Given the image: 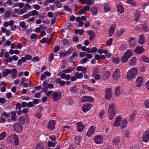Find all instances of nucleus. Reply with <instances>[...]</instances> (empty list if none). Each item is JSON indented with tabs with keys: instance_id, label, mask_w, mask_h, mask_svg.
<instances>
[{
	"instance_id": "obj_36",
	"label": "nucleus",
	"mask_w": 149,
	"mask_h": 149,
	"mask_svg": "<svg viewBox=\"0 0 149 149\" xmlns=\"http://www.w3.org/2000/svg\"><path fill=\"white\" fill-rule=\"evenodd\" d=\"M82 139L81 136H79L75 137V143L77 145H79L80 142Z\"/></svg>"
},
{
	"instance_id": "obj_31",
	"label": "nucleus",
	"mask_w": 149,
	"mask_h": 149,
	"mask_svg": "<svg viewBox=\"0 0 149 149\" xmlns=\"http://www.w3.org/2000/svg\"><path fill=\"white\" fill-rule=\"evenodd\" d=\"M29 15L30 17L33 16H36V17H38V12L36 10H33L29 12Z\"/></svg>"
},
{
	"instance_id": "obj_47",
	"label": "nucleus",
	"mask_w": 149,
	"mask_h": 149,
	"mask_svg": "<svg viewBox=\"0 0 149 149\" xmlns=\"http://www.w3.org/2000/svg\"><path fill=\"white\" fill-rule=\"evenodd\" d=\"M128 59V58L125 55L123 56L121 58L122 61L124 63L126 62Z\"/></svg>"
},
{
	"instance_id": "obj_62",
	"label": "nucleus",
	"mask_w": 149,
	"mask_h": 149,
	"mask_svg": "<svg viewBox=\"0 0 149 149\" xmlns=\"http://www.w3.org/2000/svg\"><path fill=\"white\" fill-rule=\"evenodd\" d=\"M130 136V131L127 130L125 131V136L126 137L128 138Z\"/></svg>"
},
{
	"instance_id": "obj_23",
	"label": "nucleus",
	"mask_w": 149,
	"mask_h": 149,
	"mask_svg": "<svg viewBox=\"0 0 149 149\" xmlns=\"http://www.w3.org/2000/svg\"><path fill=\"white\" fill-rule=\"evenodd\" d=\"M55 81L57 83L60 84L61 86H63L66 84V82L64 81L61 80L60 78L56 79Z\"/></svg>"
},
{
	"instance_id": "obj_51",
	"label": "nucleus",
	"mask_w": 149,
	"mask_h": 149,
	"mask_svg": "<svg viewBox=\"0 0 149 149\" xmlns=\"http://www.w3.org/2000/svg\"><path fill=\"white\" fill-rule=\"evenodd\" d=\"M64 8L65 10L71 13L72 12V10L71 8L67 5H65L64 6Z\"/></svg>"
},
{
	"instance_id": "obj_21",
	"label": "nucleus",
	"mask_w": 149,
	"mask_h": 149,
	"mask_svg": "<svg viewBox=\"0 0 149 149\" xmlns=\"http://www.w3.org/2000/svg\"><path fill=\"white\" fill-rule=\"evenodd\" d=\"M78 90V89L76 86L71 87L69 89L70 91L73 95H74L75 94L77 93Z\"/></svg>"
},
{
	"instance_id": "obj_13",
	"label": "nucleus",
	"mask_w": 149,
	"mask_h": 149,
	"mask_svg": "<svg viewBox=\"0 0 149 149\" xmlns=\"http://www.w3.org/2000/svg\"><path fill=\"white\" fill-rule=\"evenodd\" d=\"M55 121L54 120H50L49 121L47 126L49 130H53L55 127Z\"/></svg>"
},
{
	"instance_id": "obj_6",
	"label": "nucleus",
	"mask_w": 149,
	"mask_h": 149,
	"mask_svg": "<svg viewBox=\"0 0 149 149\" xmlns=\"http://www.w3.org/2000/svg\"><path fill=\"white\" fill-rule=\"evenodd\" d=\"M112 89L110 88H108L105 91V98L107 100H109L112 96Z\"/></svg>"
},
{
	"instance_id": "obj_38",
	"label": "nucleus",
	"mask_w": 149,
	"mask_h": 149,
	"mask_svg": "<svg viewBox=\"0 0 149 149\" xmlns=\"http://www.w3.org/2000/svg\"><path fill=\"white\" fill-rule=\"evenodd\" d=\"M19 122L21 125H23L25 123V118L24 117L21 116L18 119Z\"/></svg>"
},
{
	"instance_id": "obj_12",
	"label": "nucleus",
	"mask_w": 149,
	"mask_h": 149,
	"mask_svg": "<svg viewBox=\"0 0 149 149\" xmlns=\"http://www.w3.org/2000/svg\"><path fill=\"white\" fill-rule=\"evenodd\" d=\"M93 140L96 143L100 144L102 142L103 139L101 136L97 135L94 138Z\"/></svg>"
},
{
	"instance_id": "obj_63",
	"label": "nucleus",
	"mask_w": 149,
	"mask_h": 149,
	"mask_svg": "<svg viewBox=\"0 0 149 149\" xmlns=\"http://www.w3.org/2000/svg\"><path fill=\"white\" fill-rule=\"evenodd\" d=\"M24 6V4L23 3H17L16 4V6H18L19 8H22Z\"/></svg>"
},
{
	"instance_id": "obj_54",
	"label": "nucleus",
	"mask_w": 149,
	"mask_h": 149,
	"mask_svg": "<svg viewBox=\"0 0 149 149\" xmlns=\"http://www.w3.org/2000/svg\"><path fill=\"white\" fill-rule=\"evenodd\" d=\"M95 3L94 0H88L87 2V4L88 6L93 5Z\"/></svg>"
},
{
	"instance_id": "obj_35",
	"label": "nucleus",
	"mask_w": 149,
	"mask_h": 149,
	"mask_svg": "<svg viewBox=\"0 0 149 149\" xmlns=\"http://www.w3.org/2000/svg\"><path fill=\"white\" fill-rule=\"evenodd\" d=\"M110 75V73L109 72H106L102 77V79L105 81L107 79Z\"/></svg>"
},
{
	"instance_id": "obj_16",
	"label": "nucleus",
	"mask_w": 149,
	"mask_h": 149,
	"mask_svg": "<svg viewBox=\"0 0 149 149\" xmlns=\"http://www.w3.org/2000/svg\"><path fill=\"white\" fill-rule=\"evenodd\" d=\"M94 98L91 97L84 96L82 98V101L83 102H92L94 101Z\"/></svg>"
},
{
	"instance_id": "obj_18",
	"label": "nucleus",
	"mask_w": 149,
	"mask_h": 149,
	"mask_svg": "<svg viewBox=\"0 0 149 149\" xmlns=\"http://www.w3.org/2000/svg\"><path fill=\"white\" fill-rule=\"evenodd\" d=\"M121 94V87L120 86H117L116 87L115 95L116 96L118 97Z\"/></svg>"
},
{
	"instance_id": "obj_27",
	"label": "nucleus",
	"mask_w": 149,
	"mask_h": 149,
	"mask_svg": "<svg viewBox=\"0 0 149 149\" xmlns=\"http://www.w3.org/2000/svg\"><path fill=\"white\" fill-rule=\"evenodd\" d=\"M136 62L137 59L135 57H134L131 60L129 64L131 66H134L136 65Z\"/></svg>"
},
{
	"instance_id": "obj_8",
	"label": "nucleus",
	"mask_w": 149,
	"mask_h": 149,
	"mask_svg": "<svg viewBox=\"0 0 149 149\" xmlns=\"http://www.w3.org/2000/svg\"><path fill=\"white\" fill-rule=\"evenodd\" d=\"M122 119L120 117L118 116L116 118V120L113 124V126L116 127L120 126L122 122Z\"/></svg>"
},
{
	"instance_id": "obj_61",
	"label": "nucleus",
	"mask_w": 149,
	"mask_h": 149,
	"mask_svg": "<svg viewBox=\"0 0 149 149\" xmlns=\"http://www.w3.org/2000/svg\"><path fill=\"white\" fill-rule=\"evenodd\" d=\"M113 40L112 38H111L107 42L106 44L108 46L111 45L112 44Z\"/></svg>"
},
{
	"instance_id": "obj_25",
	"label": "nucleus",
	"mask_w": 149,
	"mask_h": 149,
	"mask_svg": "<svg viewBox=\"0 0 149 149\" xmlns=\"http://www.w3.org/2000/svg\"><path fill=\"white\" fill-rule=\"evenodd\" d=\"M122 123H121L120 124V126L121 128L124 129L126 127L127 123V120L125 118L122 120Z\"/></svg>"
},
{
	"instance_id": "obj_26",
	"label": "nucleus",
	"mask_w": 149,
	"mask_h": 149,
	"mask_svg": "<svg viewBox=\"0 0 149 149\" xmlns=\"http://www.w3.org/2000/svg\"><path fill=\"white\" fill-rule=\"evenodd\" d=\"M125 32V30L124 29H120L118 30L116 33V36L120 37Z\"/></svg>"
},
{
	"instance_id": "obj_34",
	"label": "nucleus",
	"mask_w": 149,
	"mask_h": 149,
	"mask_svg": "<svg viewBox=\"0 0 149 149\" xmlns=\"http://www.w3.org/2000/svg\"><path fill=\"white\" fill-rule=\"evenodd\" d=\"M76 20L77 22H79V27H81L83 26L84 22L82 21L81 20L80 17H77Z\"/></svg>"
},
{
	"instance_id": "obj_3",
	"label": "nucleus",
	"mask_w": 149,
	"mask_h": 149,
	"mask_svg": "<svg viewBox=\"0 0 149 149\" xmlns=\"http://www.w3.org/2000/svg\"><path fill=\"white\" fill-rule=\"evenodd\" d=\"M115 112V105L113 104H110L108 108V117L110 120H112L114 117Z\"/></svg>"
},
{
	"instance_id": "obj_58",
	"label": "nucleus",
	"mask_w": 149,
	"mask_h": 149,
	"mask_svg": "<svg viewBox=\"0 0 149 149\" xmlns=\"http://www.w3.org/2000/svg\"><path fill=\"white\" fill-rule=\"evenodd\" d=\"M55 4L56 5L57 7L58 8H61L62 7V4L61 2L59 1H57L55 2Z\"/></svg>"
},
{
	"instance_id": "obj_4",
	"label": "nucleus",
	"mask_w": 149,
	"mask_h": 149,
	"mask_svg": "<svg viewBox=\"0 0 149 149\" xmlns=\"http://www.w3.org/2000/svg\"><path fill=\"white\" fill-rule=\"evenodd\" d=\"M61 96V94L59 93L56 92L52 93V98L53 101L57 102L60 100Z\"/></svg>"
},
{
	"instance_id": "obj_59",
	"label": "nucleus",
	"mask_w": 149,
	"mask_h": 149,
	"mask_svg": "<svg viewBox=\"0 0 149 149\" xmlns=\"http://www.w3.org/2000/svg\"><path fill=\"white\" fill-rule=\"evenodd\" d=\"M49 138L52 141H55L56 140V136L54 135L50 136H49Z\"/></svg>"
},
{
	"instance_id": "obj_14",
	"label": "nucleus",
	"mask_w": 149,
	"mask_h": 149,
	"mask_svg": "<svg viewBox=\"0 0 149 149\" xmlns=\"http://www.w3.org/2000/svg\"><path fill=\"white\" fill-rule=\"evenodd\" d=\"M144 50V49L141 46L137 47L134 50L135 52L137 54H139L142 53Z\"/></svg>"
},
{
	"instance_id": "obj_22",
	"label": "nucleus",
	"mask_w": 149,
	"mask_h": 149,
	"mask_svg": "<svg viewBox=\"0 0 149 149\" xmlns=\"http://www.w3.org/2000/svg\"><path fill=\"white\" fill-rule=\"evenodd\" d=\"M116 27V24H113L111 26L109 30V34L110 36H111L114 32Z\"/></svg>"
},
{
	"instance_id": "obj_55",
	"label": "nucleus",
	"mask_w": 149,
	"mask_h": 149,
	"mask_svg": "<svg viewBox=\"0 0 149 149\" xmlns=\"http://www.w3.org/2000/svg\"><path fill=\"white\" fill-rule=\"evenodd\" d=\"M27 12L26 10V9L24 8L22 9L20 11L18 12L19 15L22 14L24 13H26Z\"/></svg>"
},
{
	"instance_id": "obj_53",
	"label": "nucleus",
	"mask_w": 149,
	"mask_h": 149,
	"mask_svg": "<svg viewBox=\"0 0 149 149\" xmlns=\"http://www.w3.org/2000/svg\"><path fill=\"white\" fill-rule=\"evenodd\" d=\"M44 146L42 144L38 143L35 149H43Z\"/></svg>"
},
{
	"instance_id": "obj_49",
	"label": "nucleus",
	"mask_w": 149,
	"mask_h": 149,
	"mask_svg": "<svg viewBox=\"0 0 149 149\" xmlns=\"http://www.w3.org/2000/svg\"><path fill=\"white\" fill-rule=\"evenodd\" d=\"M11 14V12L10 10L6 11L5 14V17L6 18L9 17Z\"/></svg>"
},
{
	"instance_id": "obj_20",
	"label": "nucleus",
	"mask_w": 149,
	"mask_h": 149,
	"mask_svg": "<svg viewBox=\"0 0 149 149\" xmlns=\"http://www.w3.org/2000/svg\"><path fill=\"white\" fill-rule=\"evenodd\" d=\"M78 131L79 132H81L85 127L84 125H83L82 123L81 122H78L77 123Z\"/></svg>"
},
{
	"instance_id": "obj_10",
	"label": "nucleus",
	"mask_w": 149,
	"mask_h": 149,
	"mask_svg": "<svg viewBox=\"0 0 149 149\" xmlns=\"http://www.w3.org/2000/svg\"><path fill=\"white\" fill-rule=\"evenodd\" d=\"M149 138V130L146 131L143 135L142 139L144 142H146Z\"/></svg>"
},
{
	"instance_id": "obj_29",
	"label": "nucleus",
	"mask_w": 149,
	"mask_h": 149,
	"mask_svg": "<svg viewBox=\"0 0 149 149\" xmlns=\"http://www.w3.org/2000/svg\"><path fill=\"white\" fill-rule=\"evenodd\" d=\"M111 9V7L109 3H106L104 5V10L107 12L110 11Z\"/></svg>"
},
{
	"instance_id": "obj_48",
	"label": "nucleus",
	"mask_w": 149,
	"mask_h": 149,
	"mask_svg": "<svg viewBox=\"0 0 149 149\" xmlns=\"http://www.w3.org/2000/svg\"><path fill=\"white\" fill-rule=\"evenodd\" d=\"M112 61L113 63L118 64L119 63L120 61L118 58H113L112 59Z\"/></svg>"
},
{
	"instance_id": "obj_44",
	"label": "nucleus",
	"mask_w": 149,
	"mask_h": 149,
	"mask_svg": "<svg viewBox=\"0 0 149 149\" xmlns=\"http://www.w3.org/2000/svg\"><path fill=\"white\" fill-rule=\"evenodd\" d=\"M56 143V141H55V142H53L50 141H49L48 142V146L50 147H54L55 146Z\"/></svg>"
},
{
	"instance_id": "obj_57",
	"label": "nucleus",
	"mask_w": 149,
	"mask_h": 149,
	"mask_svg": "<svg viewBox=\"0 0 149 149\" xmlns=\"http://www.w3.org/2000/svg\"><path fill=\"white\" fill-rule=\"evenodd\" d=\"M85 88L88 90L89 91H93L94 90L95 88L93 87H91L89 86H86L85 87Z\"/></svg>"
},
{
	"instance_id": "obj_32",
	"label": "nucleus",
	"mask_w": 149,
	"mask_h": 149,
	"mask_svg": "<svg viewBox=\"0 0 149 149\" xmlns=\"http://www.w3.org/2000/svg\"><path fill=\"white\" fill-rule=\"evenodd\" d=\"M117 8L118 11L120 13L122 14L124 12V9L122 5H117Z\"/></svg>"
},
{
	"instance_id": "obj_50",
	"label": "nucleus",
	"mask_w": 149,
	"mask_h": 149,
	"mask_svg": "<svg viewBox=\"0 0 149 149\" xmlns=\"http://www.w3.org/2000/svg\"><path fill=\"white\" fill-rule=\"evenodd\" d=\"M136 115V113L134 112L132 113V114H131V115L130 116V121H131L132 122L133 121Z\"/></svg>"
},
{
	"instance_id": "obj_60",
	"label": "nucleus",
	"mask_w": 149,
	"mask_h": 149,
	"mask_svg": "<svg viewBox=\"0 0 149 149\" xmlns=\"http://www.w3.org/2000/svg\"><path fill=\"white\" fill-rule=\"evenodd\" d=\"M72 48L71 47L69 49V50H68L66 52H65V55H66L67 56L68 54H70L72 53Z\"/></svg>"
},
{
	"instance_id": "obj_45",
	"label": "nucleus",
	"mask_w": 149,
	"mask_h": 149,
	"mask_svg": "<svg viewBox=\"0 0 149 149\" xmlns=\"http://www.w3.org/2000/svg\"><path fill=\"white\" fill-rule=\"evenodd\" d=\"M84 30L83 29H75V33H79L80 35H82L84 33Z\"/></svg>"
},
{
	"instance_id": "obj_28",
	"label": "nucleus",
	"mask_w": 149,
	"mask_h": 149,
	"mask_svg": "<svg viewBox=\"0 0 149 149\" xmlns=\"http://www.w3.org/2000/svg\"><path fill=\"white\" fill-rule=\"evenodd\" d=\"M130 46L134 47L135 46V40L134 38L131 37L130 39Z\"/></svg>"
},
{
	"instance_id": "obj_11",
	"label": "nucleus",
	"mask_w": 149,
	"mask_h": 149,
	"mask_svg": "<svg viewBox=\"0 0 149 149\" xmlns=\"http://www.w3.org/2000/svg\"><path fill=\"white\" fill-rule=\"evenodd\" d=\"M121 138L119 136H118L114 138L112 141V143L113 145L118 146L119 144L121 142Z\"/></svg>"
},
{
	"instance_id": "obj_1",
	"label": "nucleus",
	"mask_w": 149,
	"mask_h": 149,
	"mask_svg": "<svg viewBox=\"0 0 149 149\" xmlns=\"http://www.w3.org/2000/svg\"><path fill=\"white\" fill-rule=\"evenodd\" d=\"M6 142L10 144H12L13 143L15 146H17L19 143V140L17 136L15 134H10L7 138Z\"/></svg>"
},
{
	"instance_id": "obj_46",
	"label": "nucleus",
	"mask_w": 149,
	"mask_h": 149,
	"mask_svg": "<svg viewBox=\"0 0 149 149\" xmlns=\"http://www.w3.org/2000/svg\"><path fill=\"white\" fill-rule=\"evenodd\" d=\"M142 61L147 63H149V58L147 57L142 56L141 57Z\"/></svg>"
},
{
	"instance_id": "obj_64",
	"label": "nucleus",
	"mask_w": 149,
	"mask_h": 149,
	"mask_svg": "<svg viewBox=\"0 0 149 149\" xmlns=\"http://www.w3.org/2000/svg\"><path fill=\"white\" fill-rule=\"evenodd\" d=\"M35 20V17H33L31 18H30L26 20L27 22L29 23H30L33 22Z\"/></svg>"
},
{
	"instance_id": "obj_7",
	"label": "nucleus",
	"mask_w": 149,
	"mask_h": 149,
	"mask_svg": "<svg viewBox=\"0 0 149 149\" xmlns=\"http://www.w3.org/2000/svg\"><path fill=\"white\" fill-rule=\"evenodd\" d=\"M143 79L142 77H138L135 81L136 86L138 88L141 87L143 83Z\"/></svg>"
},
{
	"instance_id": "obj_19",
	"label": "nucleus",
	"mask_w": 149,
	"mask_h": 149,
	"mask_svg": "<svg viewBox=\"0 0 149 149\" xmlns=\"http://www.w3.org/2000/svg\"><path fill=\"white\" fill-rule=\"evenodd\" d=\"M95 130L93 126H91L90 129L88 131L86 135L88 136H90L94 133Z\"/></svg>"
},
{
	"instance_id": "obj_17",
	"label": "nucleus",
	"mask_w": 149,
	"mask_h": 149,
	"mask_svg": "<svg viewBox=\"0 0 149 149\" xmlns=\"http://www.w3.org/2000/svg\"><path fill=\"white\" fill-rule=\"evenodd\" d=\"M87 33L90 36L89 40L91 41H92L96 37V35L95 33L91 31H88Z\"/></svg>"
},
{
	"instance_id": "obj_56",
	"label": "nucleus",
	"mask_w": 149,
	"mask_h": 149,
	"mask_svg": "<svg viewBox=\"0 0 149 149\" xmlns=\"http://www.w3.org/2000/svg\"><path fill=\"white\" fill-rule=\"evenodd\" d=\"M67 103L69 105H72L73 104V102L72 100L70 99H68L66 100Z\"/></svg>"
},
{
	"instance_id": "obj_40",
	"label": "nucleus",
	"mask_w": 149,
	"mask_h": 149,
	"mask_svg": "<svg viewBox=\"0 0 149 149\" xmlns=\"http://www.w3.org/2000/svg\"><path fill=\"white\" fill-rule=\"evenodd\" d=\"M124 55L129 59L132 55L131 50H127L126 52Z\"/></svg>"
},
{
	"instance_id": "obj_5",
	"label": "nucleus",
	"mask_w": 149,
	"mask_h": 149,
	"mask_svg": "<svg viewBox=\"0 0 149 149\" xmlns=\"http://www.w3.org/2000/svg\"><path fill=\"white\" fill-rule=\"evenodd\" d=\"M13 127L14 131L18 133H20L23 130L22 126L18 123L15 124Z\"/></svg>"
},
{
	"instance_id": "obj_24",
	"label": "nucleus",
	"mask_w": 149,
	"mask_h": 149,
	"mask_svg": "<svg viewBox=\"0 0 149 149\" xmlns=\"http://www.w3.org/2000/svg\"><path fill=\"white\" fill-rule=\"evenodd\" d=\"M139 42L141 45H143L145 42V38L144 35L141 34L140 36Z\"/></svg>"
},
{
	"instance_id": "obj_39",
	"label": "nucleus",
	"mask_w": 149,
	"mask_h": 149,
	"mask_svg": "<svg viewBox=\"0 0 149 149\" xmlns=\"http://www.w3.org/2000/svg\"><path fill=\"white\" fill-rule=\"evenodd\" d=\"M75 68H71L69 67L67 69H65L62 71L63 72L66 73H70L71 71L74 70Z\"/></svg>"
},
{
	"instance_id": "obj_52",
	"label": "nucleus",
	"mask_w": 149,
	"mask_h": 149,
	"mask_svg": "<svg viewBox=\"0 0 149 149\" xmlns=\"http://www.w3.org/2000/svg\"><path fill=\"white\" fill-rule=\"evenodd\" d=\"M140 16V13H139L137 12L136 13L135 16V20L136 22L138 21Z\"/></svg>"
},
{
	"instance_id": "obj_2",
	"label": "nucleus",
	"mask_w": 149,
	"mask_h": 149,
	"mask_svg": "<svg viewBox=\"0 0 149 149\" xmlns=\"http://www.w3.org/2000/svg\"><path fill=\"white\" fill-rule=\"evenodd\" d=\"M137 75V68H132L130 69L127 72L126 75L127 79L129 81H132Z\"/></svg>"
},
{
	"instance_id": "obj_37",
	"label": "nucleus",
	"mask_w": 149,
	"mask_h": 149,
	"mask_svg": "<svg viewBox=\"0 0 149 149\" xmlns=\"http://www.w3.org/2000/svg\"><path fill=\"white\" fill-rule=\"evenodd\" d=\"M98 8L97 7H94L92 8L91 11L92 13L94 15H96L98 12Z\"/></svg>"
},
{
	"instance_id": "obj_42",
	"label": "nucleus",
	"mask_w": 149,
	"mask_h": 149,
	"mask_svg": "<svg viewBox=\"0 0 149 149\" xmlns=\"http://www.w3.org/2000/svg\"><path fill=\"white\" fill-rule=\"evenodd\" d=\"M20 26L24 29V31L26 30L27 27L25 25V23L24 21L21 22L19 24Z\"/></svg>"
},
{
	"instance_id": "obj_33",
	"label": "nucleus",
	"mask_w": 149,
	"mask_h": 149,
	"mask_svg": "<svg viewBox=\"0 0 149 149\" xmlns=\"http://www.w3.org/2000/svg\"><path fill=\"white\" fill-rule=\"evenodd\" d=\"M43 109L42 107H40L38 109V111L36 114V117L39 119L42 116V114L41 112L42 111Z\"/></svg>"
},
{
	"instance_id": "obj_41",
	"label": "nucleus",
	"mask_w": 149,
	"mask_h": 149,
	"mask_svg": "<svg viewBox=\"0 0 149 149\" xmlns=\"http://www.w3.org/2000/svg\"><path fill=\"white\" fill-rule=\"evenodd\" d=\"M6 133L5 131H4L0 134V141L3 140L6 137Z\"/></svg>"
},
{
	"instance_id": "obj_9",
	"label": "nucleus",
	"mask_w": 149,
	"mask_h": 149,
	"mask_svg": "<svg viewBox=\"0 0 149 149\" xmlns=\"http://www.w3.org/2000/svg\"><path fill=\"white\" fill-rule=\"evenodd\" d=\"M120 77L119 70L117 69L114 72L113 75V78L114 80H117Z\"/></svg>"
},
{
	"instance_id": "obj_43",
	"label": "nucleus",
	"mask_w": 149,
	"mask_h": 149,
	"mask_svg": "<svg viewBox=\"0 0 149 149\" xmlns=\"http://www.w3.org/2000/svg\"><path fill=\"white\" fill-rule=\"evenodd\" d=\"M74 75L76 76L77 78L81 79L83 77V74L81 73H79L78 72H75L74 73Z\"/></svg>"
},
{
	"instance_id": "obj_15",
	"label": "nucleus",
	"mask_w": 149,
	"mask_h": 149,
	"mask_svg": "<svg viewBox=\"0 0 149 149\" xmlns=\"http://www.w3.org/2000/svg\"><path fill=\"white\" fill-rule=\"evenodd\" d=\"M91 104H86L83 107L82 110L84 112H86L89 111L91 109Z\"/></svg>"
},
{
	"instance_id": "obj_30",
	"label": "nucleus",
	"mask_w": 149,
	"mask_h": 149,
	"mask_svg": "<svg viewBox=\"0 0 149 149\" xmlns=\"http://www.w3.org/2000/svg\"><path fill=\"white\" fill-rule=\"evenodd\" d=\"M11 72V70L8 69H5L4 71L2 73L3 77H5L8 74H10Z\"/></svg>"
}]
</instances>
